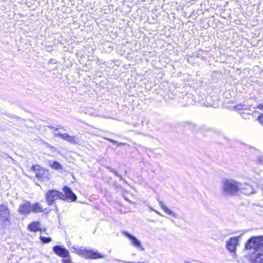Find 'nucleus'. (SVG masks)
Returning a JSON list of instances; mask_svg holds the SVG:
<instances>
[{"label":"nucleus","mask_w":263,"mask_h":263,"mask_svg":"<svg viewBox=\"0 0 263 263\" xmlns=\"http://www.w3.org/2000/svg\"><path fill=\"white\" fill-rule=\"evenodd\" d=\"M245 249L253 250L251 258L254 263L263 262V236H252L246 243Z\"/></svg>","instance_id":"obj_1"},{"label":"nucleus","mask_w":263,"mask_h":263,"mask_svg":"<svg viewBox=\"0 0 263 263\" xmlns=\"http://www.w3.org/2000/svg\"><path fill=\"white\" fill-rule=\"evenodd\" d=\"M241 189V184L232 179L222 180L221 189L225 195H234Z\"/></svg>","instance_id":"obj_2"},{"label":"nucleus","mask_w":263,"mask_h":263,"mask_svg":"<svg viewBox=\"0 0 263 263\" xmlns=\"http://www.w3.org/2000/svg\"><path fill=\"white\" fill-rule=\"evenodd\" d=\"M74 249L77 254L83 256L86 259H96L102 258L105 257V255L99 253L97 250H88L84 247H81Z\"/></svg>","instance_id":"obj_3"},{"label":"nucleus","mask_w":263,"mask_h":263,"mask_svg":"<svg viewBox=\"0 0 263 263\" xmlns=\"http://www.w3.org/2000/svg\"><path fill=\"white\" fill-rule=\"evenodd\" d=\"M46 200L49 205L53 204L54 201L58 199H64L65 195L57 190H49L46 193Z\"/></svg>","instance_id":"obj_4"},{"label":"nucleus","mask_w":263,"mask_h":263,"mask_svg":"<svg viewBox=\"0 0 263 263\" xmlns=\"http://www.w3.org/2000/svg\"><path fill=\"white\" fill-rule=\"evenodd\" d=\"M124 235L128 237L130 240L131 245L140 251H143L145 249L143 247L141 242L138 240L136 237L126 232H123Z\"/></svg>","instance_id":"obj_5"},{"label":"nucleus","mask_w":263,"mask_h":263,"mask_svg":"<svg viewBox=\"0 0 263 263\" xmlns=\"http://www.w3.org/2000/svg\"><path fill=\"white\" fill-rule=\"evenodd\" d=\"M241 235H240L238 236L232 237L227 241V248L230 252H235L236 247L238 245V241Z\"/></svg>","instance_id":"obj_6"},{"label":"nucleus","mask_w":263,"mask_h":263,"mask_svg":"<svg viewBox=\"0 0 263 263\" xmlns=\"http://www.w3.org/2000/svg\"><path fill=\"white\" fill-rule=\"evenodd\" d=\"M53 251L57 255L63 258L68 257L69 255L68 250L60 246H54Z\"/></svg>","instance_id":"obj_7"},{"label":"nucleus","mask_w":263,"mask_h":263,"mask_svg":"<svg viewBox=\"0 0 263 263\" xmlns=\"http://www.w3.org/2000/svg\"><path fill=\"white\" fill-rule=\"evenodd\" d=\"M18 212L21 214H29L31 212V207L29 202H25L19 206Z\"/></svg>","instance_id":"obj_8"},{"label":"nucleus","mask_w":263,"mask_h":263,"mask_svg":"<svg viewBox=\"0 0 263 263\" xmlns=\"http://www.w3.org/2000/svg\"><path fill=\"white\" fill-rule=\"evenodd\" d=\"M159 204L161 208L168 215H170L174 218H178V215L177 213L174 212L173 211L168 208L164 203L161 201H159Z\"/></svg>","instance_id":"obj_9"},{"label":"nucleus","mask_w":263,"mask_h":263,"mask_svg":"<svg viewBox=\"0 0 263 263\" xmlns=\"http://www.w3.org/2000/svg\"><path fill=\"white\" fill-rule=\"evenodd\" d=\"M63 139L67 141V142L72 144H76L79 143V140L77 137L74 136H71L66 133L65 135H62Z\"/></svg>","instance_id":"obj_10"},{"label":"nucleus","mask_w":263,"mask_h":263,"mask_svg":"<svg viewBox=\"0 0 263 263\" xmlns=\"http://www.w3.org/2000/svg\"><path fill=\"white\" fill-rule=\"evenodd\" d=\"M65 196L67 199H70L71 201H74L77 199L76 195L67 186H65L63 189Z\"/></svg>","instance_id":"obj_11"},{"label":"nucleus","mask_w":263,"mask_h":263,"mask_svg":"<svg viewBox=\"0 0 263 263\" xmlns=\"http://www.w3.org/2000/svg\"><path fill=\"white\" fill-rule=\"evenodd\" d=\"M0 215L6 220L9 217V210L6 205H0Z\"/></svg>","instance_id":"obj_12"},{"label":"nucleus","mask_w":263,"mask_h":263,"mask_svg":"<svg viewBox=\"0 0 263 263\" xmlns=\"http://www.w3.org/2000/svg\"><path fill=\"white\" fill-rule=\"evenodd\" d=\"M239 191H242L243 193L246 195H250L254 193V190L253 187L249 184H241V189Z\"/></svg>","instance_id":"obj_13"},{"label":"nucleus","mask_w":263,"mask_h":263,"mask_svg":"<svg viewBox=\"0 0 263 263\" xmlns=\"http://www.w3.org/2000/svg\"><path fill=\"white\" fill-rule=\"evenodd\" d=\"M40 223L39 222H34L28 226V229L30 231L36 232L40 230Z\"/></svg>","instance_id":"obj_14"},{"label":"nucleus","mask_w":263,"mask_h":263,"mask_svg":"<svg viewBox=\"0 0 263 263\" xmlns=\"http://www.w3.org/2000/svg\"><path fill=\"white\" fill-rule=\"evenodd\" d=\"M31 211L33 212L37 213L41 212L43 211L42 207L38 203H35V204L31 205Z\"/></svg>","instance_id":"obj_15"},{"label":"nucleus","mask_w":263,"mask_h":263,"mask_svg":"<svg viewBox=\"0 0 263 263\" xmlns=\"http://www.w3.org/2000/svg\"><path fill=\"white\" fill-rule=\"evenodd\" d=\"M50 166L57 170H62V166L57 161L50 162Z\"/></svg>","instance_id":"obj_16"},{"label":"nucleus","mask_w":263,"mask_h":263,"mask_svg":"<svg viewBox=\"0 0 263 263\" xmlns=\"http://www.w3.org/2000/svg\"><path fill=\"white\" fill-rule=\"evenodd\" d=\"M40 239L44 243H48L51 241V238L50 237H47L44 236H40Z\"/></svg>","instance_id":"obj_17"},{"label":"nucleus","mask_w":263,"mask_h":263,"mask_svg":"<svg viewBox=\"0 0 263 263\" xmlns=\"http://www.w3.org/2000/svg\"><path fill=\"white\" fill-rule=\"evenodd\" d=\"M115 260L116 261H118L119 262H124V263H145L144 261H138V262H135V261H126L122 260L119 259H115Z\"/></svg>","instance_id":"obj_18"},{"label":"nucleus","mask_w":263,"mask_h":263,"mask_svg":"<svg viewBox=\"0 0 263 263\" xmlns=\"http://www.w3.org/2000/svg\"><path fill=\"white\" fill-rule=\"evenodd\" d=\"M62 261L64 263H70L71 262V260L69 256L64 258Z\"/></svg>","instance_id":"obj_19"},{"label":"nucleus","mask_w":263,"mask_h":263,"mask_svg":"<svg viewBox=\"0 0 263 263\" xmlns=\"http://www.w3.org/2000/svg\"><path fill=\"white\" fill-rule=\"evenodd\" d=\"M65 134L66 133H64V134H61V133H55V136L56 137H59L60 138H61L62 139H63V137L62 136V135H65Z\"/></svg>","instance_id":"obj_20"},{"label":"nucleus","mask_w":263,"mask_h":263,"mask_svg":"<svg viewBox=\"0 0 263 263\" xmlns=\"http://www.w3.org/2000/svg\"><path fill=\"white\" fill-rule=\"evenodd\" d=\"M258 119L259 121L263 124V115H261L260 116L258 117Z\"/></svg>","instance_id":"obj_21"},{"label":"nucleus","mask_w":263,"mask_h":263,"mask_svg":"<svg viewBox=\"0 0 263 263\" xmlns=\"http://www.w3.org/2000/svg\"><path fill=\"white\" fill-rule=\"evenodd\" d=\"M257 108L263 110V104H260L257 105Z\"/></svg>","instance_id":"obj_22"},{"label":"nucleus","mask_w":263,"mask_h":263,"mask_svg":"<svg viewBox=\"0 0 263 263\" xmlns=\"http://www.w3.org/2000/svg\"><path fill=\"white\" fill-rule=\"evenodd\" d=\"M151 210H152L153 211H155V212L157 214H158V215H159L162 216V215L161 214V213H160L159 211H157V210H154V209H152V208H151Z\"/></svg>","instance_id":"obj_23"},{"label":"nucleus","mask_w":263,"mask_h":263,"mask_svg":"<svg viewBox=\"0 0 263 263\" xmlns=\"http://www.w3.org/2000/svg\"><path fill=\"white\" fill-rule=\"evenodd\" d=\"M108 140H109V141H110L111 142L113 143H117V142L114 140H112V139H107Z\"/></svg>","instance_id":"obj_24"},{"label":"nucleus","mask_w":263,"mask_h":263,"mask_svg":"<svg viewBox=\"0 0 263 263\" xmlns=\"http://www.w3.org/2000/svg\"><path fill=\"white\" fill-rule=\"evenodd\" d=\"M240 107H241V105H239V106H236V109H238L240 110V109H242Z\"/></svg>","instance_id":"obj_25"},{"label":"nucleus","mask_w":263,"mask_h":263,"mask_svg":"<svg viewBox=\"0 0 263 263\" xmlns=\"http://www.w3.org/2000/svg\"><path fill=\"white\" fill-rule=\"evenodd\" d=\"M114 173H115V174L116 176H118V177H120V176L119 175H118V174L117 173V172L115 171Z\"/></svg>","instance_id":"obj_26"},{"label":"nucleus","mask_w":263,"mask_h":263,"mask_svg":"<svg viewBox=\"0 0 263 263\" xmlns=\"http://www.w3.org/2000/svg\"><path fill=\"white\" fill-rule=\"evenodd\" d=\"M36 177H38V178L41 177L39 173H37L36 174Z\"/></svg>","instance_id":"obj_27"},{"label":"nucleus","mask_w":263,"mask_h":263,"mask_svg":"<svg viewBox=\"0 0 263 263\" xmlns=\"http://www.w3.org/2000/svg\"><path fill=\"white\" fill-rule=\"evenodd\" d=\"M123 144H123V143H119V144H118V145H123Z\"/></svg>","instance_id":"obj_28"}]
</instances>
